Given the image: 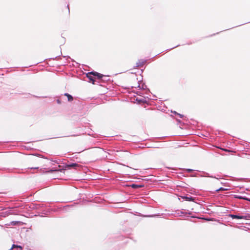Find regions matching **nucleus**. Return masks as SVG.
Returning <instances> with one entry per match:
<instances>
[{"label": "nucleus", "mask_w": 250, "mask_h": 250, "mask_svg": "<svg viewBox=\"0 0 250 250\" xmlns=\"http://www.w3.org/2000/svg\"><path fill=\"white\" fill-rule=\"evenodd\" d=\"M31 163L35 166L32 167H28L30 169H38L39 165L44 166V159L38 157H33L31 159Z\"/></svg>", "instance_id": "f03ea898"}, {"label": "nucleus", "mask_w": 250, "mask_h": 250, "mask_svg": "<svg viewBox=\"0 0 250 250\" xmlns=\"http://www.w3.org/2000/svg\"><path fill=\"white\" fill-rule=\"evenodd\" d=\"M182 213L185 214V215H183V216H185V217H191V218H194L195 217L193 216H191L190 215L191 213H187V212L184 213V212H182Z\"/></svg>", "instance_id": "9d476101"}, {"label": "nucleus", "mask_w": 250, "mask_h": 250, "mask_svg": "<svg viewBox=\"0 0 250 250\" xmlns=\"http://www.w3.org/2000/svg\"><path fill=\"white\" fill-rule=\"evenodd\" d=\"M197 219H206V218H204V217H196Z\"/></svg>", "instance_id": "2eb2a0df"}, {"label": "nucleus", "mask_w": 250, "mask_h": 250, "mask_svg": "<svg viewBox=\"0 0 250 250\" xmlns=\"http://www.w3.org/2000/svg\"><path fill=\"white\" fill-rule=\"evenodd\" d=\"M144 217H160V215L156 214H148L142 216Z\"/></svg>", "instance_id": "6e6552de"}, {"label": "nucleus", "mask_w": 250, "mask_h": 250, "mask_svg": "<svg viewBox=\"0 0 250 250\" xmlns=\"http://www.w3.org/2000/svg\"><path fill=\"white\" fill-rule=\"evenodd\" d=\"M227 217H232L235 219H250V213H247L245 215L239 216L236 215L229 214L227 215Z\"/></svg>", "instance_id": "20e7f679"}, {"label": "nucleus", "mask_w": 250, "mask_h": 250, "mask_svg": "<svg viewBox=\"0 0 250 250\" xmlns=\"http://www.w3.org/2000/svg\"><path fill=\"white\" fill-rule=\"evenodd\" d=\"M22 249V248L21 246L13 244L12 248L9 250H21Z\"/></svg>", "instance_id": "0eeeda50"}, {"label": "nucleus", "mask_w": 250, "mask_h": 250, "mask_svg": "<svg viewBox=\"0 0 250 250\" xmlns=\"http://www.w3.org/2000/svg\"><path fill=\"white\" fill-rule=\"evenodd\" d=\"M79 166V165L77 163H72L70 164L66 165L65 167H67L68 168H76V167Z\"/></svg>", "instance_id": "423d86ee"}, {"label": "nucleus", "mask_w": 250, "mask_h": 250, "mask_svg": "<svg viewBox=\"0 0 250 250\" xmlns=\"http://www.w3.org/2000/svg\"><path fill=\"white\" fill-rule=\"evenodd\" d=\"M224 150L226 151H229V150H227V149H224Z\"/></svg>", "instance_id": "dca6fc26"}, {"label": "nucleus", "mask_w": 250, "mask_h": 250, "mask_svg": "<svg viewBox=\"0 0 250 250\" xmlns=\"http://www.w3.org/2000/svg\"><path fill=\"white\" fill-rule=\"evenodd\" d=\"M87 77L89 79L90 82L93 84L95 83L96 80H100L104 76L103 74L97 72H90L87 74Z\"/></svg>", "instance_id": "f257e3e1"}, {"label": "nucleus", "mask_w": 250, "mask_h": 250, "mask_svg": "<svg viewBox=\"0 0 250 250\" xmlns=\"http://www.w3.org/2000/svg\"><path fill=\"white\" fill-rule=\"evenodd\" d=\"M181 198L185 199L188 201H194L195 198L191 197V196H181Z\"/></svg>", "instance_id": "39448f33"}, {"label": "nucleus", "mask_w": 250, "mask_h": 250, "mask_svg": "<svg viewBox=\"0 0 250 250\" xmlns=\"http://www.w3.org/2000/svg\"><path fill=\"white\" fill-rule=\"evenodd\" d=\"M86 155L89 158L96 157L98 155V152L95 148H91L87 150L86 152Z\"/></svg>", "instance_id": "7ed1b4c3"}, {"label": "nucleus", "mask_w": 250, "mask_h": 250, "mask_svg": "<svg viewBox=\"0 0 250 250\" xmlns=\"http://www.w3.org/2000/svg\"><path fill=\"white\" fill-rule=\"evenodd\" d=\"M64 96H66L68 98V101H69V102H71L73 101V98L72 97V96L71 95H70V94H68V93H65L64 94Z\"/></svg>", "instance_id": "1a4fd4ad"}, {"label": "nucleus", "mask_w": 250, "mask_h": 250, "mask_svg": "<svg viewBox=\"0 0 250 250\" xmlns=\"http://www.w3.org/2000/svg\"><path fill=\"white\" fill-rule=\"evenodd\" d=\"M20 223H21V222L18 221H12L11 222V224L13 226L18 225Z\"/></svg>", "instance_id": "ddd939ff"}, {"label": "nucleus", "mask_w": 250, "mask_h": 250, "mask_svg": "<svg viewBox=\"0 0 250 250\" xmlns=\"http://www.w3.org/2000/svg\"><path fill=\"white\" fill-rule=\"evenodd\" d=\"M245 228H247V229H250V228H249V227H245Z\"/></svg>", "instance_id": "f3484780"}, {"label": "nucleus", "mask_w": 250, "mask_h": 250, "mask_svg": "<svg viewBox=\"0 0 250 250\" xmlns=\"http://www.w3.org/2000/svg\"><path fill=\"white\" fill-rule=\"evenodd\" d=\"M235 198H238V199H244V200H248V201H250V199H248L245 197H243V196H235Z\"/></svg>", "instance_id": "9b49d317"}, {"label": "nucleus", "mask_w": 250, "mask_h": 250, "mask_svg": "<svg viewBox=\"0 0 250 250\" xmlns=\"http://www.w3.org/2000/svg\"><path fill=\"white\" fill-rule=\"evenodd\" d=\"M131 187H132L133 188H139L143 187V186H142V185H136V184H132V185H131Z\"/></svg>", "instance_id": "f8f14e48"}, {"label": "nucleus", "mask_w": 250, "mask_h": 250, "mask_svg": "<svg viewBox=\"0 0 250 250\" xmlns=\"http://www.w3.org/2000/svg\"><path fill=\"white\" fill-rule=\"evenodd\" d=\"M227 190V189L224 188H220L217 189H216V191L218 192L219 191H223V190Z\"/></svg>", "instance_id": "4468645a"}]
</instances>
